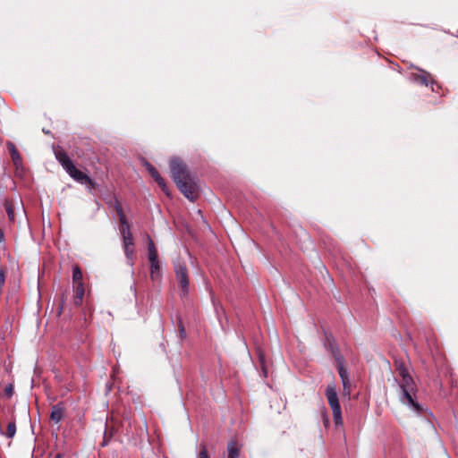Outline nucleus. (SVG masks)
I'll use <instances>...</instances> for the list:
<instances>
[{"mask_svg":"<svg viewBox=\"0 0 458 458\" xmlns=\"http://www.w3.org/2000/svg\"><path fill=\"white\" fill-rule=\"evenodd\" d=\"M174 273L181 287V295L186 296L189 293L188 269L184 262L178 259L174 261Z\"/></svg>","mask_w":458,"mask_h":458,"instance_id":"20e7f679","label":"nucleus"},{"mask_svg":"<svg viewBox=\"0 0 458 458\" xmlns=\"http://www.w3.org/2000/svg\"><path fill=\"white\" fill-rule=\"evenodd\" d=\"M394 368L400 377L406 376L409 374V371H408L404 362H403V361L395 360Z\"/></svg>","mask_w":458,"mask_h":458,"instance_id":"a211bd4d","label":"nucleus"},{"mask_svg":"<svg viewBox=\"0 0 458 458\" xmlns=\"http://www.w3.org/2000/svg\"><path fill=\"white\" fill-rule=\"evenodd\" d=\"M148 258L149 261L158 260L157 250L152 239L148 235Z\"/></svg>","mask_w":458,"mask_h":458,"instance_id":"4468645a","label":"nucleus"},{"mask_svg":"<svg viewBox=\"0 0 458 458\" xmlns=\"http://www.w3.org/2000/svg\"><path fill=\"white\" fill-rule=\"evenodd\" d=\"M114 428H106V431H105V434H104V440H103V443H102V445L105 446L107 445L108 441L112 438L113 435H114Z\"/></svg>","mask_w":458,"mask_h":458,"instance_id":"aec40b11","label":"nucleus"},{"mask_svg":"<svg viewBox=\"0 0 458 458\" xmlns=\"http://www.w3.org/2000/svg\"><path fill=\"white\" fill-rule=\"evenodd\" d=\"M170 169L172 178L181 193L190 201H195L199 196V189L187 165L180 158L174 157L170 160Z\"/></svg>","mask_w":458,"mask_h":458,"instance_id":"f257e3e1","label":"nucleus"},{"mask_svg":"<svg viewBox=\"0 0 458 458\" xmlns=\"http://www.w3.org/2000/svg\"><path fill=\"white\" fill-rule=\"evenodd\" d=\"M198 458H209L208 449L205 445H200Z\"/></svg>","mask_w":458,"mask_h":458,"instance_id":"412c9836","label":"nucleus"},{"mask_svg":"<svg viewBox=\"0 0 458 458\" xmlns=\"http://www.w3.org/2000/svg\"><path fill=\"white\" fill-rule=\"evenodd\" d=\"M43 131H44L45 133H48V131H47V130H43Z\"/></svg>","mask_w":458,"mask_h":458,"instance_id":"c756f323","label":"nucleus"},{"mask_svg":"<svg viewBox=\"0 0 458 458\" xmlns=\"http://www.w3.org/2000/svg\"><path fill=\"white\" fill-rule=\"evenodd\" d=\"M338 373H339L340 377H344L348 375L347 369H344L343 365L338 366Z\"/></svg>","mask_w":458,"mask_h":458,"instance_id":"393cba45","label":"nucleus"},{"mask_svg":"<svg viewBox=\"0 0 458 458\" xmlns=\"http://www.w3.org/2000/svg\"><path fill=\"white\" fill-rule=\"evenodd\" d=\"M73 289L75 292L74 304L80 306L82 303V300L85 293L83 283L73 284Z\"/></svg>","mask_w":458,"mask_h":458,"instance_id":"9b49d317","label":"nucleus"},{"mask_svg":"<svg viewBox=\"0 0 458 458\" xmlns=\"http://www.w3.org/2000/svg\"><path fill=\"white\" fill-rule=\"evenodd\" d=\"M410 79L411 81L422 86H428L434 82L432 75L423 70H420V72H412Z\"/></svg>","mask_w":458,"mask_h":458,"instance_id":"423d86ee","label":"nucleus"},{"mask_svg":"<svg viewBox=\"0 0 458 458\" xmlns=\"http://www.w3.org/2000/svg\"><path fill=\"white\" fill-rule=\"evenodd\" d=\"M4 394L7 398H11L13 394V386L12 384H9L4 388Z\"/></svg>","mask_w":458,"mask_h":458,"instance_id":"4be33fe9","label":"nucleus"},{"mask_svg":"<svg viewBox=\"0 0 458 458\" xmlns=\"http://www.w3.org/2000/svg\"><path fill=\"white\" fill-rule=\"evenodd\" d=\"M341 380H342V383H343V382H347V381H349V380H350V379H349V376L347 375V376H346V377H341Z\"/></svg>","mask_w":458,"mask_h":458,"instance_id":"bb28decb","label":"nucleus"},{"mask_svg":"<svg viewBox=\"0 0 458 458\" xmlns=\"http://www.w3.org/2000/svg\"><path fill=\"white\" fill-rule=\"evenodd\" d=\"M55 155L56 159L66 171L73 165L72 161L71 160L67 153L63 149H56L55 151Z\"/></svg>","mask_w":458,"mask_h":458,"instance_id":"1a4fd4ad","label":"nucleus"},{"mask_svg":"<svg viewBox=\"0 0 458 458\" xmlns=\"http://www.w3.org/2000/svg\"><path fill=\"white\" fill-rule=\"evenodd\" d=\"M124 245V252L128 259H132L134 253V241L133 236H125L123 238Z\"/></svg>","mask_w":458,"mask_h":458,"instance_id":"9d476101","label":"nucleus"},{"mask_svg":"<svg viewBox=\"0 0 458 458\" xmlns=\"http://www.w3.org/2000/svg\"><path fill=\"white\" fill-rule=\"evenodd\" d=\"M83 283V275L81 267L75 265L72 268V284Z\"/></svg>","mask_w":458,"mask_h":458,"instance_id":"f3484780","label":"nucleus"},{"mask_svg":"<svg viewBox=\"0 0 458 458\" xmlns=\"http://www.w3.org/2000/svg\"><path fill=\"white\" fill-rule=\"evenodd\" d=\"M71 177H72L74 180L81 183L89 184L92 187H94L95 182L90 179L86 174L79 170L74 165H72L67 171H66Z\"/></svg>","mask_w":458,"mask_h":458,"instance_id":"39448f33","label":"nucleus"},{"mask_svg":"<svg viewBox=\"0 0 458 458\" xmlns=\"http://www.w3.org/2000/svg\"><path fill=\"white\" fill-rule=\"evenodd\" d=\"M150 263V277L153 281L160 278V265L159 260L149 261Z\"/></svg>","mask_w":458,"mask_h":458,"instance_id":"2eb2a0df","label":"nucleus"},{"mask_svg":"<svg viewBox=\"0 0 458 458\" xmlns=\"http://www.w3.org/2000/svg\"><path fill=\"white\" fill-rule=\"evenodd\" d=\"M64 417V409L60 404H55L52 407L50 419L55 423H59Z\"/></svg>","mask_w":458,"mask_h":458,"instance_id":"f8f14e48","label":"nucleus"},{"mask_svg":"<svg viewBox=\"0 0 458 458\" xmlns=\"http://www.w3.org/2000/svg\"><path fill=\"white\" fill-rule=\"evenodd\" d=\"M240 456V446L237 441L232 439L227 444V458H239Z\"/></svg>","mask_w":458,"mask_h":458,"instance_id":"ddd939ff","label":"nucleus"},{"mask_svg":"<svg viewBox=\"0 0 458 458\" xmlns=\"http://www.w3.org/2000/svg\"><path fill=\"white\" fill-rule=\"evenodd\" d=\"M326 396L333 412V419L335 426L343 425L341 405L335 390V386L330 384L327 386Z\"/></svg>","mask_w":458,"mask_h":458,"instance_id":"7ed1b4c3","label":"nucleus"},{"mask_svg":"<svg viewBox=\"0 0 458 458\" xmlns=\"http://www.w3.org/2000/svg\"><path fill=\"white\" fill-rule=\"evenodd\" d=\"M7 146L13 163L15 165L20 164L21 162V157L14 144H13L12 142H8Z\"/></svg>","mask_w":458,"mask_h":458,"instance_id":"dca6fc26","label":"nucleus"},{"mask_svg":"<svg viewBox=\"0 0 458 458\" xmlns=\"http://www.w3.org/2000/svg\"><path fill=\"white\" fill-rule=\"evenodd\" d=\"M4 208H5V211L7 213L8 219L10 220V222H12V223L14 222L15 216H14V210H13V203L6 199L4 201Z\"/></svg>","mask_w":458,"mask_h":458,"instance_id":"6ab92c4d","label":"nucleus"},{"mask_svg":"<svg viewBox=\"0 0 458 458\" xmlns=\"http://www.w3.org/2000/svg\"><path fill=\"white\" fill-rule=\"evenodd\" d=\"M54 458H64V454H63L58 453V454H56L55 455V457H54Z\"/></svg>","mask_w":458,"mask_h":458,"instance_id":"cd10ccee","label":"nucleus"},{"mask_svg":"<svg viewBox=\"0 0 458 458\" xmlns=\"http://www.w3.org/2000/svg\"><path fill=\"white\" fill-rule=\"evenodd\" d=\"M344 386V395H350L351 394V382L350 380L347 382H343Z\"/></svg>","mask_w":458,"mask_h":458,"instance_id":"5701e85b","label":"nucleus"},{"mask_svg":"<svg viewBox=\"0 0 458 458\" xmlns=\"http://www.w3.org/2000/svg\"><path fill=\"white\" fill-rule=\"evenodd\" d=\"M180 333H181V335H182L184 333V328H183V326L182 324L180 326Z\"/></svg>","mask_w":458,"mask_h":458,"instance_id":"c85d7f7f","label":"nucleus"},{"mask_svg":"<svg viewBox=\"0 0 458 458\" xmlns=\"http://www.w3.org/2000/svg\"><path fill=\"white\" fill-rule=\"evenodd\" d=\"M5 283V271L0 268V289L3 288Z\"/></svg>","mask_w":458,"mask_h":458,"instance_id":"b1692460","label":"nucleus"},{"mask_svg":"<svg viewBox=\"0 0 458 458\" xmlns=\"http://www.w3.org/2000/svg\"><path fill=\"white\" fill-rule=\"evenodd\" d=\"M399 386L401 402L411 407L415 412L420 413L423 408L416 400L417 386L410 374L401 377Z\"/></svg>","mask_w":458,"mask_h":458,"instance_id":"f03ea898","label":"nucleus"},{"mask_svg":"<svg viewBox=\"0 0 458 458\" xmlns=\"http://www.w3.org/2000/svg\"><path fill=\"white\" fill-rule=\"evenodd\" d=\"M145 166L150 175L154 178V180L157 182L158 186L161 188V190L167 195L170 196L168 187L165 183V181L160 176L157 170L148 162L145 163Z\"/></svg>","mask_w":458,"mask_h":458,"instance_id":"6e6552de","label":"nucleus"},{"mask_svg":"<svg viewBox=\"0 0 458 458\" xmlns=\"http://www.w3.org/2000/svg\"><path fill=\"white\" fill-rule=\"evenodd\" d=\"M115 209H116L117 215L119 216L120 231H121L123 238H124L125 236H131L132 233L131 232L130 225H129V223L126 219V216L123 213V208L119 203H117Z\"/></svg>","mask_w":458,"mask_h":458,"instance_id":"0eeeda50","label":"nucleus"},{"mask_svg":"<svg viewBox=\"0 0 458 458\" xmlns=\"http://www.w3.org/2000/svg\"><path fill=\"white\" fill-rule=\"evenodd\" d=\"M4 231L2 230V228L0 227V243H3L4 242Z\"/></svg>","mask_w":458,"mask_h":458,"instance_id":"a878e982","label":"nucleus"}]
</instances>
